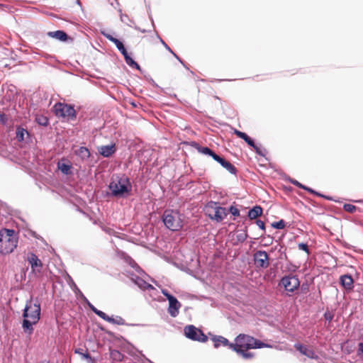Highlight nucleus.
I'll return each instance as SVG.
<instances>
[{"mask_svg": "<svg viewBox=\"0 0 363 363\" xmlns=\"http://www.w3.org/2000/svg\"><path fill=\"white\" fill-rule=\"evenodd\" d=\"M240 130H236V129H235V130H234V133H235L237 136H238V135H239V133H240Z\"/></svg>", "mask_w": 363, "mask_h": 363, "instance_id": "680f3d73", "label": "nucleus"}, {"mask_svg": "<svg viewBox=\"0 0 363 363\" xmlns=\"http://www.w3.org/2000/svg\"><path fill=\"white\" fill-rule=\"evenodd\" d=\"M302 189H304L306 190V191L312 194H314V195H316L318 197H321V198H324L325 199L328 200V201H333L335 202H339L338 200L337 199H335L332 196H326V195H324L321 193H319L316 191H315L314 189L308 187V186H306L305 185H303V188Z\"/></svg>", "mask_w": 363, "mask_h": 363, "instance_id": "393cba45", "label": "nucleus"}, {"mask_svg": "<svg viewBox=\"0 0 363 363\" xmlns=\"http://www.w3.org/2000/svg\"><path fill=\"white\" fill-rule=\"evenodd\" d=\"M192 147H194L199 153L209 156L213 158V160L219 163L223 158L219 155L216 154L213 150L206 146H201L196 142H192Z\"/></svg>", "mask_w": 363, "mask_h": 363, "instance_id": "9b49d317", "label": "nucleus"}, {"mask_svg": "<svg viewBox=\"0 0 363 363\" xmlns=\"http://www.w3.org/2000/svg\"><path fill=\"white\" fill-rule=\"evenodd\" d=\"M116 149L114 144L102 145L99 149V152L104 157H109L115 153Z\"/></svg>", "mask_w": 363, "mask_h": 363, "instance_id": "aec40b11", "label": "nucleus"}, {"mask_svg": "<svg viewBox=\"0 0 363 363\" xmlns=\"http://www.w3.org/2000/svg\"><path fill=\"white\" fill-rule=\"evenodd\" d=\"M162 218L164 226L172 231H177L183 226L181 215L177 211L166 209Z\"/></svg>", "mask_w": 363, "mask_h": 363, "instance_id": "20e7f679", "label": "nucleus"}, {"mask_svg": "<svg viewBox=\"0 0 363 363\" xmlns=\"http://www.w3.org/2000/svg\"><path fill=\"white\" fill-rule=\"evenodd\" d=\"M87 303L89 308L95 313L96 310H98L94 306H93L89 301L88 302H85Z\"/></svg>", "mask_w": 363, "mask_h": 363, "instance_id": "864d4df0", "label": "nucleus"}, {"mask_svg": "<svg viewBox=\"0 0 363 363\" xmlns=\"http://www.w3.org/2000/svg\"><path fill=\"white\" fill-rule=\"evenodd\" d=\"M294 347L302 354L306 356L311 359H318V356L312 350H308L306 346L300 343H296Z\"/></svg>", "mask_w": 363, "mask_h": 363, "instance_id": "dca6fc26", "label": "nucleus"}, {"mask_svg": "<svg viewBox=\"0 0 363 363\" xmlns=\"http://www.w3.org/2000/svg\"><path fill=\"white\" fill-rule=\"evenodd\" d=\"M1 6V5L0 4V6Z\"/></svg>", "mask_w": 363, "mask_h": 363, "instance_id": "338daca9", "label": "nucleus"}, {"mask_svg": "<svg viewBox=\"0 0 363 363\" xmlns=\"http://www.w3.org/2000/svg\"><path fill=\"white\" fill-rule=\"evenodd\" d=\"M128 277H130V280L142 290L155 289L152 285L146 282L144 279L140 278L138 275L135 274L134 273H129Z\"/></svg>", "mask_w": 363, "mask_h": 363, "instance_id": "ddd939ff", "label": "nucleus"}, {"mask_svg": "<svg viewBox=\"0 0 363 363\" xmlns=\"http://www.w3.org/2000/svg\"><path fill=\"white\" fill-rule=\"evenodd\" d=\"M55 110L57 116L71 119L76 118V111L71 104L57 103L55 105Z\"/></svg>", "mask_w": 363, "mask_h": 363, "instance_id": "0eeeda50", "label": "nucleus"}, {"mask_svg": "<svg viewBox=\"0 0 363 363\" xmlns=\"http://www.w3.org/2000/svg\"><path fill=\"white\" fill-rule=\"evenodd\" d=\"M211 339L213 342V347L217 349L220 346L228 347V348L233 351V346H235V343L230 342V341L225 337L222 335H213Z\"/></svg>", "mask_w": 363, "mask_h": 363, "instance_id": "f8f14e48", "label": "nucleus"}, {"mask_svg": "<svg viewBox=\"0 0 363 363\" xmlns=\"http://www.w3.org/2000/svg\"><path fill=\"white\" fill-rule=\"evenodd\" d=\"M101 34L106 38H107L108 40H109L111 42L115 44V45L116 46V48H118V50L121 52V50H124L125 48L123 45V43L120 40H118V38L113 37L112 35L105 32V31H101Z\"/></svg>", "mask_w": 363, "mask_h": 363, "instance_id": "412c9836", "label": "nucleus"}, {"mask_svg": "<svg viewBox=\"0 0 363 363\" xmlns=\"http://www.w3.org/2000/svg\"><path fill=\"white\" fill-rule=\"evenodd\" d=\"M110 319L112 320L111 321H108L109 323L118 325H126L124 319L121 316H116V318L110 317Z\"/></svg>", "mask_w": 363, "mask_h": 363, "instance_id": "f704fd0d", "label": "nucleus"}, {"mask_svg": "<svg viewBox=\"0 0 363 363\" xmlns=\"http://www.w3.org/2000/svg\"><path fill=\"white\" fill-rule=\"evenodd\" d=\"M172 54L186 69H189V67L185 64V62L175 52H173Z\"/></svg>", "mask_w": 363, "mask_h": 363, "instance_id": "3c124183", "label": "nucleus"}, {"mask_svg": "<svg viewBox=\"0 0 363 363\" xmlns=\"http://www.w3.org/2000/svg\"><path fill=\"white\" fill-rule=\"evenodd\" d=\"M75 353L80 354L82 358L92 361L91 357L89 352H83V350L81 348H78L75 350Z\"/></svg>", "mask_w": 363, "mask_h": 363, "instance_id": "e433bc0d", "label": "nucleus"}, {"mask_svg": "<svg viewBox=\"0 0 363 363\" xmlns=\"http://www.w3.org/2000/svg\"><path fill=\"white\" fill-rule=\"evenodd\" d=\"M125 261L139 274H142L144 273L143 270L138 265V264L130 257L127 256Z\"/></svg>", "mask_w": 363, "mask_h": 363, "instance_id": "c756f323", "label": "nucleus"}, {"mask_svg": "<svg viewBox=\"0 0 363 363\" xmlns=\"http://www.w3.org/2000/svg\"><path fill=\"white\" fill-rule=\"evenodd\" d=\"M118 11L120 13L121 21L123 23H125L127 26H128L130 27L134 28L135 30H137L143 33H145L148 32L147 30L142 29V28H139L138 26H137L136 25H135L134 21L130 19V17L127 14L122 13L121 9H119Z\"/></svg>", "mask_w": 363, "mask_h": 363, "instance_id": "6ab92c4d", "label": "nucleus"}, {"mask_svg": "<svg viewBox=\"0 0 363 363\" xmlns=\"http://www.w3.org/2000/svg\"><path fill=\"white\" fill-rule=\"evenodd\" d=\"M282 249H283V247H281L280 249L279 250V252H280V258L281 259H283L282 254H283V252H285L284 251H282Z\"/></svg>", "mask_w": 363, "mask_h": 363, "instance_id": "13d9d810", "label": "nucleus"}, {"mask_svg": "<svg viewBox=\"0 0 363 363\" xmlns=\"http://www.w3.org/2000/svg\"><path fill=\"white\" fill-rule=\"evenodd\" d=\"M340 284L346 291H351L354 287V280L348 274L340 276Z\"/></svg>", "mask_w": 363, "mask_h": 363, "instance_id": "a211bd4d", "label": "nucleus"}, {"mask_svg": "<svg viewBox=\"0 0 363 363\" xmlns=\"http://www.w3.org/2000/svg\"><path fill=\"white\" fill-rule=\"evenodd\" d=\"M272 227L274 229H278V230H281V229H284L286 226V222L281 219L277 222H274L271 224Z\"/></svg>", "mask_w": 363, "mask_h": 363, "instance_id": "c9c22d12", "label": "nucleus"}, {"mask_svg": "<svg viewBox=\"0 0 363 363\" xmlns=\"http://www.w3.org/2000/svg\"><path fill=\"white\" fill-rule=\"evenodd\" d=\"M111 354L113 356H115V354H117L118 356L121 355V354L118 351H113Z\"/></svg>", "mask_w": 363, "mask_h": 363, "instance_id": "052dcab7", "label": "nucleus"}, {"mask_svg": "<svg viewBox=\"0 0 363 363\" xmlns=\"http://www.w3.org/2000/svg\"><path fill=\"white\" fill-rule=\"evenodd\" d=\"M121 54L123 55V56L124 57V60H125V58H127L128 57H129V56H130V55L128 54V51H127L126 48H125L124 50H121Z\"/></svg>", "mask_w": 363, "mask_h": 363, "instance_id": "5fc2aeb1", "label": "nucleus"}, {"mask_svg": "<svg viewBox=\"0 0 363 363\" xmlns=\"http://www.w3.org/2000/svg\"><path fill=\"white\" fill-rule=\"evenodd\" d=\"M157 38L160 40V42L164 45V47L171 53H173V50L169 48V46L162 39V38L157 33Z\"/></svg>", "mask_w": 363, "mask_h": 363, "instance_id": "c03bdc74", "label": "nucleus"}, {"mask_svg": "<svg viewBox=\"0 0 363 363\" xmlns=\"http://www.w3.org/2000/svg\"><path fill=\"white\" fill-rule=\"evenodd\" d=\"M28 262L30 264L31 269L33 271L37 270V271L40 272V270L43 267V263H42L41 260L33 252L28 253Z\"/></svg>", "mask_w": 363, "mask_h": 363, "instance_id": "2eb2a0df", "label": "nucleus"}, {"mask_svg": "<svg viewBox=\"0 0 363 363\" xmlns=\"http://www.w3.org/2000/svg\"><path fill=\"white\" fill-rule=\"evenodd\" d=\"M324 318L328 321H331L334 318V314L332 312L326 311L324 313Z\"/></svg>", "mask_w": 363, "mask_h": 363, "instance_id": "de8ad7c7", "label": "nucleus"}, {"mask_svg": "<svg viewBox=\"0 0 363 363\" xmlns=\"http://www.w3.org/2000/svg\"><path fill=\"white\" fill-rule=\"evenodd\" d=\"M162 293L167 298L168 301L175 297L174 296L171 294L167 289H162Z\"/></svg>", "mask_w": 363, "mask_h": 363, "instance_id": "49530a36", "label": "nucleus"}, {"mask_svg": "<svg viewBox=\"0 0 363 363\" xmlns=\"http://www.w3.org/2000/svg\"><path fill=\"white\" fill-rule=\"evenodd\" d=\"M18 240L15 230L3 228L0 230V252L3 255L11 253L17 247Z\"/></svg>", "mask_w": 363, "mask_h": 363, "instance_id": "7ed1b4c3", "label": "nucleus"}, {"mask_svg": "<svg viewBox=\"0 0 363 363\" xmlns=\"http://www.w3.org/2000/svg\"><path fill=\"white\" fill-rule=\"evenodd\" d=\"M247 226L245 227V229L244 230H240V233H238L236 235V239L238 242H243L246 240V239L248 237V235H247Z\"/></svg>", "mask_w": 363, "mask_h": 363, "instance_id": "7c9ffc66", "label": "nucleus"}, {"mask_svg": "<svg viewBox=\"0 0 363 363\" xmlns=\"http://www.w3.org/2000/svg\"><path fill=\"white\" fill-rule=\"evenodd\" d=\"M343 210L348 212V213H354L356 211V210L357 209V207L352 205V204H350V203H345L343 205Z\"/></svg>", "mask_w": 363, "mask_h": 363, "instance_id": "4c0bfd02", "label": "nucleus"}, {"mask_svg": "<svg viewBox=\"0 0 363 363\" xmlns=\"http://www.w3.org/2000/svg\"><path fill=\"white\" fill-rule=\"evenodd\" d=\"M263 213L262 208L256 205L253 206L251 209L249 210L247 216L250 220L256 219L257 218L261 216Z\"/></svg>", "mask_w": 363, "mask_h": 363, "instance_id": "4be33fe9", "label": "nucleus"}, {"mask_svg": "<svg viewBox=\"0 0 363 363\" xmlns=\"http://www.w3.org/2000/svg\"><path fill=\"white\" fill-rule=\"evenodd\" d=\"M290 182L294 184V186L300 188V189H303V184H302L301 183H300L299 182H298L297 180L296 179H290Z\"/></svg>", "mask_w": 363, "mask_h": 363, "instance_id": "8fccbe9b", "label": "nucleus"}, {"mask_svg": "<svg viewBox=\"0 0 363 363\" xmlns=\"http://www.w3.org/2000/svg\"><path fill=\"white\" fill-rule=\"evenodd\" d=\"M23 320L22 328L26 334L30 335L34 330L33 325H36L40 318V305L31 301H27L23 312Z\"/></svg>", "mask_w": 363, "mask_h": 363, "instance_id": "f03ea898", "label": "nucleus"}, {"mask_svg": "<svg viewBox=\"0 0 363 363\" xmlns=\"http://www.w3.org/2000/svg\"><path fill=\"white\" fill-rule=\"evenodd\" d=\"M205 214L211 220L219 223L227 216L225 208L219 206L218 202L211 201L204 207Z\"/></svg>", "mask_w": 363, "mask_h": 363, "instance_id": "39448f33", "label": "nucleus"}, {"mask_svg": "<svg viewBox=\"0 0 363 363\" xmlns=\"http://www.w3.org/2000/svg\"><path fill=\"white\" fill-rule=\"evenodd\" d=\"M184 334L187 338L194 341L206 342L208 340V337L203 332L193 325L184 328Z\"/></svg>", "mask_w": 363, "mask_h": 363, "instance_id": "423d86ee", "label": "nucleus"}, {"mask_svg": "<svg viewBox=\"0 0 363 363\" xmlns=\"http://www.w3.org/2000/svg\"><path fill=\"white\" fill-rule=\"evenodd\" d=\"M25 136L29 137L30 134L27 129L21 125H18L16 128V138L18 142L25 140Z\"/></svg>", "mask_w": 363, "mask_h": 363, "instance_id": "5701e85b", "label": "nucleus"}, {"mask_svg": "<svg viewBox=\"0 0 363 363\" xmlns=\"http://www.w3.org/2000/svg\"><path fill=\"white\" fill-rule=\"evenodd\" d=\"M253 260L257 267L266 269L269 266V256L264 250H257L253 255Z\"/></svg>", "mask_w": 363, "mask_h": 363, "instance_id": "9d476101", "label": "nucleus"}, {"mask_svg": "<svg viewBox=\"0 0 363 363\" xmlns=\"http://www.w3.org/2000/svg\"><path fill=\"white\" fill-rule=\"evenodd\" d=\"M35 122L42 126H47L48 125V118L43 115H37L35 116Z\"/></svg>", "mask_w": 363, "mask_h": 363, "instance_id": "2f4dec72", "label": "nucleus"}, {"mask_svg": "<svg viewBox=\"0 0 363 363\" xmlns=\"http://www.w3.org/2000/svg\"><path fill=\"white\" fill-rule=\"evenodd\" d=\"M75 154L82 160H87L90 157V152L86 147H80L75 150Z\"/></svg>", "mask_w": 363, "mask_h": 363, "instance_id": "a878e982", "label": "nucleus"}, {"mask_svg": "<svg viewBox=\"0 0 363 363\" xmlns=\"http://www.w3.org/2000/svg\"><path fill=\"white\" fill-rule=\"evenodd\" d=\"M357 353H358V354H363V342H359L358 344Z\"/></svg>", "mask_w": 363, "mask_h": 363, "instance_id": "603ef678", "label": "nucleus"}, {"mask_svg": "<svg viewBox=\"0 0 363 363\" xmlns=\"http://www.w3.org/2000/svg\"><path fill=\"white\" fill-rule=\"evenodd\" d=\"M71 288L77 298L82 299L84 302H88V299L86 298V297L80 291V289L77 287V286L73 281H72Z\"/></svg>", "mask_w": 363, "mask_h": 363, "instance_id": "cd10ccee", "label": "nucleus"}, {"mask_svg": "<svg viewBox=\"0 0 363 363\" xmlns=\"http://www.w3.org/2000/svg\"><path fill=\"white\" fill-rule=\"evenodd\" d=\"M255 223L262 230L265 231V224L262 220L257 219Z\"/></svg>", "mask_w": 363, "mask_h": 363, "instance_id": "09e8293b", "label": "nucleus"}, {"mask_svg": "<svg viewBox=\"0 0 363 363\" xmlns=\"http://www.w3.org/2000/svg\"><path fill=\"white\" fill-rule=\"evenodd\" d=\"M95 314L106 321H111L110 316L100 310H96Z\"/></svg>", "mask_w": 363, "mask_h": 363, "instance_id": "58836bf2", "label": "nucleus"}, {"mask_svg": "<svg viewBox=\"0 0 363 363\" xmlns=\"http://www.w3.org/2000/svg\"><path fill=\"white\" fill-rule=\"evenodd\" d=\"M354 201L357 202V203H363V200Z\"/></svg>", "mask_w": 363, "mask_h": 363, "instance_id": "0e129e2a", "label": "nucleus"}, {"mask_svg": "<svg viewBox=\"0 0 363 363\" xmlns=\"http://www.w3.org/2000/svg\"><path fill=\"white\" fill-rule=\"evenodd\" d=\"M254 150L256 152V153L260 156H264L265 155V153H266V150L265 149H262L261 145H256L254 147H253Z\"/></svg>", "mask_w": 363, "mask_h": 363, "instance_id": "ea45409f", "label": "nucleus"}, {"mask_svg": "<svg viewBox=\"0 0 363 363\" xmlns=\"http://www.w3.org/2000/svg\"><path fill=\"white\" fill-rule=\"evenodd\" d=\"M219 164L225 168L229 173L236 175L238 172L237 168L230 162L225 160L223 157L219 162Z\"/></svg>", "mask_w": 363, "mask_h": 363, "instance_id": "b1692460", "label": "nucleus"}, {"mask_svg": "<svg viewBox=\"0 0 363 363\" xmlns=\"http://www.w3.org/2000/svg\"><path fill=\"white\" fill-rule=\"evenodd\" d=\"M282 257H283V259H284H284H286V252H283V254H282Z\"/></svg>", "mask_w": 363, "mask_h": 363, "instance_id": "e2e57ef3", "label": "nucleus"}, {"mask_svg": "<svg viewBox=\"0 0 363 363\" xmlns=\"http://www.w3.org/2000/svg\"><path fill=\"white\" fill-rule=\"evenodd\" d=\"M301 291L303 293H306V291H308V284H302V286H301Z\"/></svg>", "mask_w": 363, "mask_h": 363, "instance_id": "4d7b16f0", "label": "nucleus"}, {"mask_svg": "<svg viewBox=\"0 0 363 363\" xmlns=\"http://www.w3.org/2000/svg\"><path fill=\"white\" fill-rule=\"evenodd\" d=\"M228 212L230 213L234 216H240V210L234 206H230V207L228 209Z\"/></svg>", "mask_w": 363, "mask_h": 363, "instance_id": "a19ab883", "label": "nucleus"}, {"mask_svg": "<svg viewBox=\"0 0 363 363\" xmlns=\"http://www.w3.org/2000/svg\"><path fill=\"white\" fill-rule=\"evenodd\" d=\"M298 247L299 250H303L309 254V248L306 243L301 242L298 245Z\"/></svg>", "mask_w": 363, "mask_h": 363, "instance_id": "37998d69", "label": "nucleus"}, {"mask_svg": "<svg viewBox=\"0 0 363 363\" xmlns=\"http://www.w3.org/2000/svg\"><path fill=\"white\" fill-rule=\"evenodd\" d=\"M47 35L58 40L60 42H70L73 41V38L68 35V34L62 30H57L55 31H49L47 33Z\"/></svg>", "mask_w": 363, "mask_h": 363, "instance_id": "4468645a", "label": "nucleus"}, {"mask_svg": "<svg viewBox=\"0 0 363 363\" xmlns=\"http://www.w3.org/2000/svg\"><path fill=\"white\" fill-rule=\"evenodd\" d=\"M244 141L250 147H252V148L257 145L255 143V140L250 138L249 135H247L245 139L244 140Z\"/></svg>", "mask_w": 363, "mask_h": 363, "instance_id": "79ce46f5", "label": "nucleus"}, {"mask_svg": "<svg viewBox=\"0 0 363 363\" xmlns=\"http://www.w3.org/2000/svg\"><path fill=\"white\" fill-rule=\"evenodd\" d=\"M280 284L287 292L293 293L300 286V281L296 275L284 276L281 278Z\"/></svg>", "mask_w": 363, "mask_h": 363, "instance_id": "6e6552de", "label": "nucleus"}, {"mask_svg": "<svg viewBox=\"0 0 363 363\" xmlns=\"http://www.w3.org/2000/svg\"><path fill=\"white\" fill-rule=\"evenodd\" d=\"M247 135L245 133L240 131L238 137L244 140Z\"/></svg>", "mask_w": 363, "mask_h": 363, "instance_id": "6e6d98bb", "label": "nucleus"}, {"mask_svg": "<svg viewBox=\"0 0 363 363\" xmlns=\"http://www.w3.org/2000/svg\"><path fill=\"white\" fill-rule=\"evenodd\" d=\"M9 118L8 116L4 113H0V123L3 125H6L8 123Z\"/></svg>", "mask_w": 363, "mask_h": 363, "instance_id": "a18cd8bd", "label": "nucleus"}, {"mask_svg": "<svg viewBox=\"0 0 363 363\" xmlns=\"http://www.w3.org/2000/svg\"><path fill=\"white\" fill-rule=\"evenodd\" d=\"M57 168L64 174L68 175L72 173V172H71L72 166L69 163H65V162L60 161L57 162Z\"/></svg>", "mask_w": 363, "mask_h": 363, "instance_id": "bb28decb", "label": "nucleus"}, {"mask_svg": "<svg viewBox=\"0 0 363 363\" xmlns=\"http://www.w3.org/2000/svg\"><path fill=\"white\" fill-rule=\"evenodd\" d=\"M254 337L245 334H240L235 339L233 350L245 348L246 350L252 349Z\"/></svg>", "mask_w": 363, "mask_h": 363, "instance_id": "1a4fd4ad", "label": "nucleus"}, {"mask_svg": "<svg viewBox=\"0 0 363 363\" xmlns=\"http://www.w3.org/2000/svg\"><path fill=\"white\" fill-rule=\"evenodd\" d=\"M149 18H150V21H151V22H152V27L154 28V27H155V23H154L153 18H152V16H151V14H150V13H149Z\"/></svg>", "mask_w": 363, "mask_h": 363, "instance_id": "bf43d9fd", "label": "nucleus"}, {"mask_svg": "<svg viewBox=\"0 0 363 363\" xmlns=\"http://www.w3.org/2000/svg\"><path fill=\"white\" fill-rule=\"evenodd\" d=\"M40 363H49V362H40Z\"/></svg>", "mask_w": 363, "mask_h": 363, "instance_id": "69168bd1", "label": "nucleus"}, {"mask_svg": "<svg viewBox=\"0 0 363 363\" xmlns=\"http://www.w3.org/2000/svg\"><path fill=\"white\" fill-rule=\"evenodd\" d=\"M125 62L129 67L140 70V65L130 56L125 58Z\"/></svg>", "mask_w": 363, "mask_h": 363, "instance_id": "72a5a7b5", "label": "nucleus"}, {"mask_svg": "<svg viewBox=\"0 0 363 363\" xmlns=\"http://www.w3.org/2000/svg\"><path fill=\"white\" fill-rule=\"evenodd\" d=\"M263 347L272 348L273 346L272 345L264 343V342H262L261 340L254 337L252 349H260V348H263Z\"/></svg>", "mask_w": 363, "mask_h": 363, "instance_id": "c85d7f7f", "label": "nucleus"}, {"mask_svg": "<svg viewBox=\"0 0 363 363\" xmlns=\"http://www.w3.org/2000/svg\"><path fill=\"white\" fill-rule=\"evenodd\" d=\"M237 354H240L245 359H251L253 357V354L252 352H247L243 349H235L233 350Z\"/></svg>", "mask_w": 363, "mask_h": 363, "instance_id": "473e14b6", "label": "nucleus"}, {"mask_svg": "<svg viewBox=\"0 0 363 363\" xmlns=\"http://www.w3.org/2000/svg\"><path fill=\"white\" fill-rule=\"evenodd\" d=\"M181 307V303L176 297L169 301V307L167 311L169 314L175 318L179 314V309Z\"/></svg>", "mask_w": 363, "mask_h": 363, "instance_id": "f3484780", "label": "nucleus"}, {"mask_svg": "<svg viewBox=\"0 0 363 363\" xmlns=\"http://www.w3.org/2000/svg\"><path fill=\"white\" fill-rule=\"evenodd\" d=\"M108 188L111 197L125 199L131 194L133 186L126 174L118 173L112 174Z\"/></svg>", "mask_w": 363, "mask_h": 363, "instance_id": "f257e3e1", "label": "nucleus"}]
</instances>
